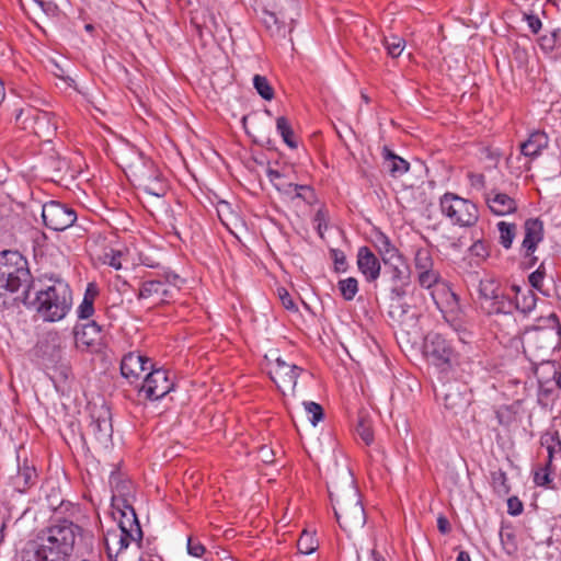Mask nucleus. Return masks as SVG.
<instances>
[{"label": "nucleus", "mask_w": 561, "mask_h": 561, "mask_svg": "<svg viewBox=\"0 0 561 561\" xmlns=\"http://www.w3.org/2000/svg\"><path fill=\"white\" fill-rule=\"evenodd\" d=\"M35 288L26 259L18 251L0 253V297L5 293L18 294L15 301L27 302L28 291Z\"/></svg>", "instance_id": "5"}, {"label": "nucleus", "mask_w": 561, "mask_h": 561, "mask_svg": "<svg viewBox=\"0 0 561 561\" xmlns=\"http://www.w3.org/2000/svg\"><path fill=\"white\" fill-rule=\"evenodd\" d=\"M383 278L389 284L390 300L402 299L410 285L411 272L402 255L383 262Z\"/></svg>", "instance_id": "10"}, {"label": "nucleus", "mask_w": 561, "mask_h": 561, "mask_svg": "<svg viewBox=\"0 0 561 561\" xmlns=\"http://www.w3.org/2000/svg\"><path fill=\"white\" fill-rule=\"evenodd\" d=\"M151 368L152 364L150 358L139 353L130 352L126 354L121 362V374L130 382L137 380L141 373Z\"/></svg>", "instance_id": "19"}, {"label": "nucleus", "mask_w": 561, "mask_h": 561, "mask_svg": "<svg viewBox=\"0 0 561 561\" xmlns=\"http://www.w3.org/2000/svg\"><path fill=\"white\" fill-rule=\"evenodd\" d=\"M442 214L451 224L460 227H472L479 220V210L474 203L455 193H445L439 199Z\"/></svg>", "instance_id": "9"}, {"label": "nucleus", "mask_w": 561, "mask_h": 561, "mask_svg": "<svg viewBox=\"0 0 561 561\" xmlns=\"http://www.w3.org/2000/svg\"><path fill=\"white\" fill-rule=\"evenodd\" d=\"M543 276H545V270H543V266L542 264L535 271L533 272L530 275H529V283L531 285V287L536 288V289H540L541 286H542V280H543Z\"/></svg>", "instance_id": "55"}, {"label": "nucleus", "mask_w": 561, "mask_h": 561, "mask_svg": "<svg viewBox=\"0 0 561 561\" xmlns=\"http://www.w3.org/2000/svg\"><path fill=\"white\" fill-rule=\"evenodd\" d=\"M89 431L94 436L95 440L102 445H106L111 440L113 427L111 413L107 409H102L98 415L92 414Z\"/></svg>", "instance_id": "21"}, {"label": "nucleus", "mask_w": 561, "mask_h": 561, "mask_svg": "<svg viewBox=\"0 0 561 561\" xmlns=\"http://www.w3.org/2000/svg\"><path fill=\"white\" fill-rule=\"evenodd\" d=\"M331 501L336 520L344 531L351 534L364 527L366 514L356 491L351 490Z\"/></svg>", "instance_id": "8"}, {"label": "nucleus", "mask_w": 561, "mask_h": 561, "mask_svg": "<svg viewBox=\"0 0 561 561\" xmlns=\"http://www.w3.org/2000/svg\"><path fill=\"white\" fill-rule=\"evenodd\" d=\"M96 295V291L95 289L93 288V285L90 284L85 294H84V297H83V300L82 302L80 304V306L78 307V317L79 319H89L92 317L93 312H94V297Z\"/></svg>", "instance_id": "32"}, {"label": "nucleus", "mask_w": 561, "mask_h": 561, "mask_svg": "<svg viewBox=\"0 0 561 561\" xmlns=\"http://www.w3.org/2000/svg\"><path fill=\"white\" fill-rule=\"evenodd\" d=\"M253 85L257 93L264 99V100H272L274 98V90L271 87L268 80L260 75H255L253 78Z\"/></svg>", "instance_id": "39"}, {"label": "nucleus", "mask_w": 561, "mask_h": 561, "mask_svg": "<svg viewBox=\"0 0 561 561\" xmlns=\"http://www.w3.org/2000/svg\"><path fill=\"white\" fill-rule=\"evenodd\" d=\"M525 236L522 243V250L525 257L529 259V265L533 266L537 262L534 252L537 245L543 240V224L538 218H529L524 224Z\"/></svg>", "instance_id": "16"}, {"label": "nucleus", "mask_w": 561, "mask_h": 561, "mask_svg": "<svg viewBox=\"0 0 561 561\" xmlns=\"http://www.w3.org/2000/svg\"><path fill=\"white\" fill-rule=\"evenodd\" d=\"M137 298L153 299L157 304H167L173 299V289L160 278L147 279L140 284Z\"/></svg>", "instance_id": "18"}, {"label": "nucleus", "mask_w": 561, "mask_h": 561, "mask_svg": "<svg viewBox=\"0 0 561 561\" xmlns=\"http://www.w3.org/2000/svg\"><path fill=\"white\" fill-rule=\"evenodd\" d=\"M374 245L380 254L382 262L393 260L401 256L398 249L392 244L391 240L382 232H377L374 237Z\"/></svg>", "instance_id": "30"}, {"label": "nucleus", "mask_w": 561, "mask_h": 561, "mask_svg": "<svg viewBox=\"0 0 561 561\" xmlns=\"http://www.w3.org/2000/svg\"><path fill=\"white\" fill-rule=\"evenodd\" d=\"M15 121L23 129H30L39 138L48 139L56 130L50 114L33 107L21 108Z\"/></svg>", "instance_id": "11"}, {"label": "nucleus", "mask_w": 561, "mask_h": 561, "mask_svg": "<svg viewBox=\"0 0 561 561\" xmlns=\"http://www.w3.org/2000/svg\"><path fill=\"white\" fill-rule=\"evenodd\" d=\"M317 547L318 542L313 535L308 531H302L297 541V548L299 552L304 554H310L317 549Z\"/></svg>", "instance_id": "40"}, {"label": "nucleus", "mask_w": 561, "mask_h": 561, "mask_svg": "<svg viewBox=\"0 0 561 561\" xmlns=\"http://www.w3.org/2000/svg\"><path fill=\"white\" fill-rule=\"evenodd\" d=\"M469 251H470V254L472 256L478 257L479 261L484 260L489 255L488 248L482 241L474 242L470 247Z\"/></svg>", "instance_id": "52"}, {"label": "nucleus", "mask_w": 561, "mask_h": 561, "mask_svg": "<svg viewBox=\"0 0 561 561\" xmlns=\"http://www.w3.org/2000/svg\"><path fill=\"white\" fill-rule=\"evenodd\" d=\"M79 537V546L77 550V559L82 557L80 561H100V554L94 549V537L91 534H84L82 529L80 530Z\"/></svg>", "instance_id": "28"}, {"label": "nucleus", "mask_w": 561, "mask_h": 561, "mask_svg": "<svg viewBox=\"0 0 561 561\" xmlns=\"http://www.w3.org/2000/svg\"><path fill=\"white\" fill-rule=\"evenodd\" d=\"M110 484L117 493V495H113V506L116 507L117 513L119 514L118 527L115 530L127 535V537L131 538L134 542L140 543L144 534L136 512L125 499H121V496L128 493V483L122 481L119 473L113 471L110 476Z\"/></svg>", "instance_id": "7"}, {"label": "nucleus", "mask_w": 561, "mask_h": 561, "mask_svg": "<svg viewBox=\"0 0 561 561\" xmlns=\"http://www.w3.org/2000/svg\"><path fill=\"white\" fill-rule=\"evenodd\" d=\"M381 158L383 169L390 173H404L410 169V163L397 156L388 147L382 148Z\"/></svg>", "instance_id": "29"}, {"label": "nucleus", "mask_w": 561, "mask_h": 561, "mask_svg": "<svg viewBox=\"0 0 561 561\" xmlns=\"http://www.w3.org/2000/svg\"><path fill=\"white\" fill-rule=\"evenodd\" d=\"M463 399L459 393L446 392L444 393V404L449 410H455L462 405Z\"/></svg>", "instance_id": "50"}, {"label": "nucleus", "mask_w": 561, "mask_h": 561, "mask_svg": "<svg viewBox=\"0 0 561 561\" xmlns=\"http://www.w3.org/2000/svg\"><path fill=\"white\" fill-rule=\"evenodd\" d=\"M276 128H277V131L279 133V135L282 136L284 142L289 148L297 147V142L294 139L293 128L286 117L280 116L276 119Z\"/></svg>", "instance_id": "35"}, {"label": "nucleus", "mask_w": 561, "mask_h": 561, "mask_svg": "<svg viewBox=\"0 0 561 561\" xmlns=\"http://www.w3.org/2000/svg\"><path fill=\"white\" fill-rule=\"evenodd\" d=\"M277 295H278V298L285 309L290 310V311L298 310L291 295L288 293V290L286 288H284V287L277 288Z\"/></svg>", "instance_id": "47"}, {"label": "nucleus", "mask_w": 561, "mask_h": 561, "mask_svg": "<svg viewBox=\"0 0 561 561\" xmlns=\"http://www.w3.org/2000/svg\"><path fill=\"white\" fill-rule=\"evenodd\" d=\"M244 179L247 180V183L240 182V185H242L251 194H257L259 191L263 190V184H262L260 178H244Z\"/></svg>", "instance_id": "53"}, {"label": "nucleus", "mask_w": 561, "mask_h": 561, "mask_svg": "<svg viewBox=\"0 0 561 561\" xmlns=\"http://www.w3.org/2000/svg\"><path fill=\"white\" fill-rule=\"evenodd\" d=\"M371 558H373V561H386V559L380 553H378L376 550H371Z\"/></svg>", "instance_id": "62"}, {"label": "nucleus", "mask_w": 561, "mask_h": 561, "mask_svg": "<svg viewBox=\"0 0 561 561\" xmlns=\"http://www.w3.org/2000/svg\"><path fill=\"white\" fill-rule=\"evenodd\" d=\"M413 265L416 273L435 267L432 250L428 247L416 248L414 251Z\"/></svg>", "instance_id": "31"}, {"label": "nucleus", "mask_w": 561, "mask_h": 561, "mask_svg": "<svg viewBox=\"0 0 561 561\" xmlns=\"http://www.w3.org/2000/svg\"><path fill=\"white\" fill-rule=\"evenodd\" d=\"M187 552L193 557L199 558L205 553V547L199 541L190 537L187 540Z\"/></svg>", "instance_id": "54"}, {"label": "nucleus", "mask_w": 561, "mask_h": 561, "mask_svg": "<svg viewBox=\"0 0 561 561\" xmlns=\"http://www.w3.org/2000/svg\"><path fill=\"white\" fill-rule=\"evenodd\" d=\"M423 353L435 366H449L454 357V348L448 341L437 332L426 334L423 344Z\"/></svg>", "instance_id": "13"}, {"label": "nucleus", "mask_w": 561, "mask_h": 561, "mask_svg": "<svg viewBox=\"0 0 561 561\" xmlns=\"http://www.w3.org/2000/svg\"><path fill=\"white\" fill-rule=\"evenodd\" d=\"M456 561H471V559L467 551L461 550L458 553Z\"/></svg>", "instance_id": "60"}, {"label": "nucleus", "mask_w": 561, "mask_h": 561, "mask_svg": "<svg viewBox=\"0 0 561 561\" xmlns=\"http://www.w3.org/2000/svg\"><path fill=\"white\" fill-rule=\"evenodd\" d=\"M42 218L48 229L64 231L76 222L77 213L66 204L49 201L43 205Z\"/></svg>", "instance_id": "12"}, {"label": "nucleus", "mask_w": 561, "mask_h": 561, "mask_svg": "<svg viewBox=\"0 0 561 561\" xmlns=\"http://www.w3.org/2000/svg\"><path fill=\"white\" fill-rule=\"evenodd\" d=\"M356 434L366 445H370L374 440L371 422L366 416H360L356 425Z\"/></svg>", "instance_id": "38"}, {"label": "nucleus", "mask_w": 561, "mask_h": 561, "mask_svg": "<svg viewBox=\"0 0 561 561\" xmlns=\"http://www.w3.org/2000/svg\"><path fill=\"white\" fill-rule=\"evenodd\" d=\"M330 255L334 262V270L337 273L345 272L347 270V261L344 252L339 249H331Z\"/></svg>", "instance_id": "44"}, {"label": "nucleus", "mask_w": 561, "mask_h": 561, "mask_svg": "<svg viewBox=\"0 0 561 561\" xmlns=\"http://www.w3.org/2000/svg\"><path fill=\"white\" fill-rule=\"evenodd\" d=\"M337 288L344 300L351 301L358 293V282L355 277H347L337 282Z\"/></svg>", "instance_id": "34"}, {"label": "nucleus", "mask_w": 561, "mask_h": 561, "mask_svg": "<svg viewBox=\"0 0 561 561\" xmlns=\"http://www.w3.org/2000/svg\"><path fill=\"white\" fill-rule=\"evenodd\" d=\"M408 306L401 304V299L391 300L390 309H389V317L393 320H401L408 312Z\"/></svg>", "instance_id": "46"}, {"label": "nucleus", "mask_w": 561, "mask_h": 561, "mask_svg": "<svg viewBox=\"0 0 561 561\" xmlns=\"http://www.w3.org/2000/svg\"><path fill=\"white\" fill-rule=\"evenodd\" d=\"M547 449H548V460H547L546 465L551 466L552 465V458H553V447L552 446H548Z\"/></svg>", "instance_id": "63"}, {"label": "nucleus", "mask_w": 561, "mask_h": 561, "mask_svg": "<svg viewBox=\"0 0 561 561\" xmlns=\"http://www.w3.org/2000/svg\"><path fill=\"white\" fill-rule=\"evenodd\" d=\"M81 527L59 519L43 529L23 550V561H67L73 551Z\"/></svg>", "instance_id": "2"}, {"label": "nucleus", "mask_w": 561, "mask_h": 561, "mask_svg": "<svg viewBox=\"0 0 561 561\" xmlns=\"http://www.w3.org/2000/svg\"><path fill=\"white\" fill-rule=\"evenodd\" d=\"M497 230L500 233L499 241L501 245L505 249H510L516 236L517 226L515 224L500 221L497 222Z\"/></svg>", "instance_id": "33"}, {"label": "nucleus", "mask_w": 561, "mask_h": 561, "mask_svg": "<svg viewBox=\"0 0 561 561\" xmlns=\"http://www.w3.org/2000/svg\"><path fill=\"white\" fill-rule=\"evenodd\" d=\"M301 368L295 364L286 363L280 357H277L270 369V376L277 386L278 390L283 393L286 390H294Z\"/></svg>", "instance_id": "15"}, {"label": "nucleus", "mask_w": 561, "mask_h": 561, "mask_svg": "<svg viewBox=\"0 0 561 561\" xmlns=\"http://www.w3.org/2000/svg\"><path fill=\"white\" fill-rule=\"evenodd\" d=\"M542 369L551 374L558 387L561 389V366L557 365L556 362L542 359Z\"/></svg>", "instance_id": "48"}, {"label": "nucleus", "mask_w": 561, "mask_h": 561, "mask_svg": "<svg viewBox=\"0 0 561 561\" xmlns=\"http://www.w3.org/2000/svg\"><path fill=\"white\" fill-rule=\"evenodd\" d=\"M526 20L528 27L531 30V32L537 34L542 25L540 19L536 15L530 14L526 16Z\"/></svg>", "instance_id": "58"}, {"label": "nucleus", "mask_w": 561, "mask_h": 561, "mask_svg": "<svg viewBox=\"0 0 561 561\" xmlns=\"http://www.w3.org/2000/svg\"><path fill=\"white\" fill-rule=\"evenodd\" d=\"M492 486L497 494L507 495L511 488L507 483V476L502 469L491 472Z\"/></svg>", "instance_id": "36"}, {"label": "nucleus", "mask_w": 561, "mask_h": 561, "mask_svg": "<svg viewBox=\"0 0 561 561\" xmlns=\"http://www.w3.org/2000/svg\"><path fill=\"white\" fill-rule=\"evenodd\" d=\"M357 267L368 283H375L380 276V262L368 247L358 249Z\"/></svg>", "instance_id": "20"}, {"label": "nucleus", "mask_w": 561, "mask_h": 561, "mask_svg": "<svg viewBox=\"0 0 561 561\" xmlns=\"http://www.w3.org/2000/svg\"><path fill=\"white\" fill-rule=\"evenodd\" d=\"M523 503L516 496H512L507 500V512L512 516H517L523 512Z\"/></svg>", "instance_id": "57"}, {"label": "nucleus", "mask_w": 561, "mask_h": 561, "mask_svg": "<svg viewBox=\"0 0 561 561\" xmlns=\"http://www.w3.org/2000/svg\"><path fill=\"white\" fill-rule=\"evenodd\" d=\"M130 542H134V540L127 537V535L114 529L108 530L104 536V543L108 560L118 561V554L126 550Z\"/></svg>", "instance_id": "23"}, {"label": "nucleus", "mask_w": 561, "mask_h": 561, "mask_svg": "<svg viewBox=\"0 0 561 561\" xmlns=\"http://www.w3.org/2000/svg\"><path fill=\"white\" fill-rule=\"evenodd\" d=\"M162 178H152V182L144 186V191L147 194L153 195L156 197H163L169 186L161 181Z\"/></svg>", "instance_id": "41"}, {"label": "nucleus", "mask_w": 561, "mask_h": 561, "mask_svg": "<svg viewBox=\"0 0 561 561\" xmlns=\"http://www.w3.org/2000/svg\"><path fill=\"white\" fill-rule=\"evenodd\" d=\"M4 96H5L4 85H3V82L0 80V104L4 100Z\"/></svg>", "instance_id": "64"}, {"label": "nucleus", "mask_w": 561, "mask_h": 561, "mask_svg": "<svg viewBox=\"0 0 561 561\" xmlns=\"http://www.w3.org/2000/svg\"><path fill=\"white\" fill-rule=\"evenodd\" d=\"M83 159L80 154L76 153L69 160L66 158H61L59 156L50 157L48 159V163L50 165V171L53 172H71V173H82L83 169L81 167Z\"/></svg>", "instance_id": "26"}, {"label": "nucleus", "mask_w": 561, "mask_h": 561, "mask_svg": "<svg viewBox=\"0 0 561 561\" xmlns=\"http://www.w3.org/2000/svg\"><path fill=\"white\" fill-rule=\"evenodd\" d=\"M101 332L102 327L93 320H90L87 323L76 324L73 328L76 344L78 346H91L98 342L101 336Z\"/></svg>", "instance_id": "24"}, {"label": "nucleus", "mask_w": 561, "mask_h": 561, "mask_svg": "<svg viewBox=\"0 0 561 561\" xmlns=\"http://www.w3.org/2000/svg\"><path fill=\"white\" fill-rule=\"evenodd\" d=\"M517 318L508 323L507 334L520 335L523 345L535 358L547 360L545 358L550 352L554 351L561 341V324L556 313L539 316L531 325H525L519 329Z\"/></svg>", "instance_id": "4"}, {"label": "nucleus", "mask_w": 561, "mask_h": 561, "mask_svg": "<svg viewBox=\"0 0 561 561\" xmlns=\"http://www.w3.org/2000/svg\"><path fill=\"white\" fill-rule=\"evenodd\" d=\"M549 137L545 131L535 130L533 131L527 140L520 142L519 150L520 154L525 159L524 168L519 172H526L530 170L529 159L536 158L548 147Z\"/></svg>", "instance_id": "17"}, {"label": "nucleus", "mask_w": 561, "mask_h": 561, "mask_svg": "<svg viewBox=\"0 0 561 561\" xmlns=\"http://www.w3.org/2000/svg\"><path fill=\"white\" fill-rule=\"evenodd\" d=\"M552 37L554 39V43L561 45V28H556L552 32Z\"/></svg>", "instance_id": "61"}, {"label": "nucleus", "mask_w": 561, "mask_h": 561, "mask_svg": "<svg viewBox=\"0 0 561 561\" xmlns=\"http://www.w3.org/2000/svg\"><path fill=\"white\" fill-rule=\"evenodd\" d=\"M501 542L503 545V548L508 554H512L516 551V545L514 541V535L511 533H500Z\"/></svg>", "instance_id": "51"}, {"label": "nucleus", "mask_w": 561, "mask_h": 561, "mask_svg": "<svg viewBox=\"0 0 561 561\" xmlns=\"http://www.w3.org/2000/svg\"><path fill=\"white\" fill-rule=\"evenodd\" d=\"M174 383L170 380L169 374L162 368L151 369L144 379L140 393L146 399L159 400L173 390Z\"/></svg>", "instance_id": "14"}, {"label": "nucleus", "mask_w": 561, "mask_h": 561, "mask_svg": "<svg viewBox=\"0 0 561 561\" xmlns=\"http://www.w3.org/2000/svg\"><path fill=\"white\" fill-rule=\"evenodd\" d=\"M122 251L111 249L103 255V262L114 267L115 270L122 268Z\"/></svg>", "instance_id": "45"}, {"label": "nucleus", "mask_w": 561, "mask_h": 561, "mask_svg": "<svg viewBox=\"0 0 561 561\" xmlns=\"http://www.w3.org/2000/svg\"><path fill=\"white\" fill-rule=\"evenodd\" d=\"M437 528L442 534H447L450 531V524L445 516H439L437 518Z\"/></svg>", "instance_id": "59"}, {"label": "nucleus", "mask_w": 561, "mask_h": 561, "mask_svg": "<svg viewBox=\"0 0 561 561\" xmlns=\"http://www.w3.org/2000/svg\"><path fill=\"white\" fill-rule=\"evenodd\" d=\"M485 199L491 211L499 216L512 214L517 208L515 199L504 193L492 191L486 194Z\"/></svg>", "instance_id": "25"}, {"label": "nucleus", "mask_w": 561, "mask_h": 561, "mask_svg": "<svg viewBox=\"0 0 561 561\" xmlns=\"http://www.w3.org/2000/svg\"><path fill=\"white\" fill-rule=\"evenodd\" d=\"M162 283L168 284L173 289V296L179 291L181 282V278L178 274L174 273H165L163 276L160 277Z\"/></svg>", "instance_id": "56"}, {"label": "nucleus", "mask_w": 561, "mask_h": 561, "mask_svg": "<svg viewBox=\"0 0 561 561\" xmlns=\"http://www.w3.org/2000/svg\"><path fill=\"white\" fill-rule=\"evenodd\" d=\"M551 466L545 465L541 468H538L534 473V482L538 486H548L550 488L552 479L550 477Z\"/></svg>", "instance_id": "43"}, {"label": "nucleus", "mask_w": 561, "mask_h": 561, "mask_svg": "<svg viewBox=\"0 0 561 561\" xmlns=\"http://www.w3.org/2000/svg\"><path fill=\"white\" fill-rule=\"evenodd\" d=\"M37 482V472L33 466L24 462L19 467L18 473L13 479V485L16 491L24 493Z\"/></svg>", "instance_id": "27"}, {"label": "nucleus", "mask_w": 561, "mask_h": 561, "mask_svg": "<svg viewBox=\"0 0 561 561\" xmlns=\"http://www.w3.org/2000/svg\"><path fill=\"white\" fill-rule=\"evenodd\" d=\"M270 181L273 183L274 186L277 187L278 191H280L286 197L290 199L300 198L307 204H313L317 201L316 193L313 188L310 185H304V184H294V183H278L275 181H279L283 178H268Z\"/></svg>", "instance_id": "22"}, {"label": "nucleus", "mask_w": 561, "mask_h": 561, "mask_svg": "<svg viewBox=\"0 0 561 561\" xmlns=\"http://www.w3.org/2000/svg\"><path fill=\"white\" fill-rule=\"evenodd\" d=\"M478 302L481 311L489 317L514 319L517 313L526 318L535 311L537 296L527 286L512 285L507 291L495 279L483 278L479 282Z\"/></svg>", "instance_id": "1"}, {"label": "nucleus", "mask_w": 561, "mask_h": 561, "mask_svg": "<svg viewBox=\"0 0 561 561\" xmlns=\"http://www.w3.org/2000/svg\"><path fill=\"white\" fill-rule=\"evenodd\" d=\"M383 45L388 54L392 58H397L402 54L405 42L402 37H399L397 35H390L388 37H385Z\"/></svg>", "instance_id": "37"}, {"label": "nucleus", "mask_w": 561, "mask_h": 561, "mask_svg": "<svg viewBox=\"0 0 561 561\" xmlns=\"http://www.w3.org/2000/svg\"><path fill=\"white\" fill-rule=\"evenodd\" d=\"M35 282L34 297L28 291V301L22 302L33 308L37 314L48 322L62 320L71 309L72 291L67 282L59 277H50L48 283Z\"/></svg>", "instance_id": "3"}, {"label": "nucleus", "mask_w": 561, "mask_h": 561, "mask_svg": "<svg viewBox=\"0 0 561 561\" xmlns=\"http://www.w3.org/2000/svg\"><path fill=\"white\" fill-rule=\"evenodd\" d=\"M417 283L421 287L432 289V298L436 307L443 312L445 320L455 331L462 330L461 322L456 318L458 310V297L444 283H442L440 273L435 268H428L416 273Z\"/></svg>", "instance_id": "6"}, {"label": "nucleus", "mask_w": 561, "mask_h": 561, "mask_svg": "<svg viewBox=\"0 0 561 561\" xmlns=\"http://www.w3.org/2000/svg\"><path fill=\"white\" fill-rule=\"evenodd\" d=\"M304 407L306 412L311 415L309 419L311 424L316 426L324 416L322 407L313 401H305Z\"/></svg>", "instance_id": "42"}, {"label": "nucleus", "mask_w": 561, "mask_h": 561, "mask_svg": "<svg viewBox=\"0 0 561 561\" xmlns=\"http://www.w3.org/2000/svg\"><path fill=\"white\" fill-rule=\"evenodd\" d=\"M313 224H314L320 237H323V230L328 229V215L323 208H320L316 213V215L313 217Z\"/></svg>", "instance_id": "49"}]
</instances>
